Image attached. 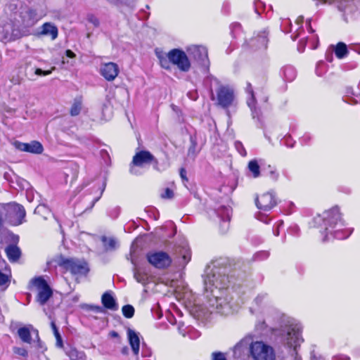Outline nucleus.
I'll return each instance as SVG.
<instances>
[{"instance_id": "obj_14", "label": "nucleus", "mask_w": 360, "mask_h": 360, "mask_svg": "<svg viewBox=\"0 0 360 360\" xmlns=\"http://www.w3.org/2000/svg\"><path fill=\"white\" fill-rule=\"evenodd\" d=\"M255 204L258 209L263 211H269L276 205L274 193L273 192L263 193L257 197Z\"/></svg>"}, {"instance_id": "obj_52", "label": "nucleus", "mask_w": 360, "mask_h": 360, "mask_svg": "<svg viewBox=\"0 0 360 360\" xmlns=\"http://www.w3.org/2000/svg\"><path fill=\"white\" fill-rule=\"evenodd\" d=\"M245 342V340H242L240 342H238L233 347V352L236 354L238 351H240L241 347L243 345V343Z\"/></svg>"}, {"instance_id": "obj_1", "label": "nucleus", "mask_w": 360, "mask_h": 360, "mask_svg": "<svg viewBox=\"0 0 360 360\" xmlns=\"http://www.w3.org/2000/svg\"><path fill=\"white\" fill-rule=\"evenodd\" d=\"M228 277L220 268L208 266L204 276V285L210 314L221 313L219 309L226 304L221 297L227 286Z\"/></svg>"}, {"instance_id": "obj_46", "label": "nucleus", "mask_w": 360, "mask_h": 360, "mask_svg": "<svg viewBox=\"0 0 360 360\" xmlns=\"http://www.w3.org/2000/svg\"><path fill=\"white\" fill-rule=\"evenodd\" d=\"M122 311L123 315H134V308L130 304L124 305L122 307Z\"/></svg>"}, {"instance_id": "obj_16", "label": "nucleus", "mask_w": 360, "mask_h": 360, "mask_svg": "<svg viewBox=\"0 0 360 360\" xmlns=\"http://www.w3.org/2000/svg\"><path fill=\"white\" fill-rule=\"evenodd\" d=\"M120 72L118 65L112 62L103 63L100 68V74L108 82L113 81Z\"/></svg>"}, {"instance_id": "obj_38", "label": "nucleus", "mask_w": 360, "mask_h": 360, "mask_svg": "<svg viewBox=\"0 0 360 360\" xmlns=\"http://www.w3.org/2000/svg\"><path fill=\"white\" fill-rule=\"evenodd\" d=\"M268 169H269V174L268 175H269V178L274 181H278V179L279 178V173L277 171L276 168L271 165H268Z\"/></svg>"}, {"instance_id": "obj_58", "label": "nucleus", "mask_w": 360, "mask_h": 360, "mask_svg": "<svg viewBox=\"0 0 360 360\" xmlns=\"http://www.w3.org/2000/svg\"><path fill=\"white\" fill-rule=\"evenodd\" d=\"M309 139H310L309 135L306 134L302 136L301 141H302V143L307 144L308 141H309Z\"/></svg>"}, {"instance_id": "obj_25", "label": "nucleus", "mask_w": 360, "mask_h": 360, "mask_svg": "<svg viewBox=\"0 0 360 360\" xmlns=\"http://www.w3.org/2000/svg\"><path fill=\"white\" fill-rule=\"evenodd\" d=\"M8 259L11 262H17L21 255L20 248L15 245H9L5 249Z\"/></svg>"}, {"instance_id": "obj_19", "label": "nucleus", "mask_w": 360, "mask_h": 360, "mask_svg": "<svg viewBox=\"0 0 360 360\" xmlns=\"http://www.w3.org/2000/svg\"><path fill=\"white\" fill-rule=\"evenodd\" d=\"M101 302L104 308L112 311L118 309V304L111 291H106L101 297Z\"/></svg>"}, {"instance_id": "obj_50", "label": "nucleus", "mask_w": 360, "mask_h": 360, "mask_svg": "<svg viewBox=\"0 0 360 360\" xmlns=\"http://www.w3.org/2000/svg\"><path fill=\"white\" fill-rule=\"evenodd\" d=\"M9 282L8 276L4 274L1 271H0V285H3Z\"/></svg>"}, {"instance_id": "obj_21", "label": "nucleus", "mask_w": 360, "mask_h": 360, "mask_svg": "<svg viewBox=\"0 0 360 360\" xmlns=\"http://www.w3.org/2000/svg\"><path fill=\"white\" fill-rule=\"evenodd\" d=\"M0 33H1V36H0V39L1 40H15L18 37V31L13 29V26L12 23L8 22L5 24L2 28Z\"/></svg>"}, {"instance_id": "obj_29", "label": "nucleus", "mask_w": 360, "mask_h": 360, "mask_svg": "<svg viewBox=\"0 0 360 360\" xmlns=\"http://www.w3.org/2000/svg\"><path fill=\"white\" fill-rule=\"evenodd\" d=\"M101 241L106 251L114 250L116 248L117 242L113 238L102 236Z\"/></svg>"}, {"instance_id": "obj_39", "label": "nucleus", "mask_w": 360, "mask_h": 360, "mask_svg": "<svg viewBox=\"0 0 360 360\" xmlns=\"http://www.w3.org/2000/svg\"><path fill=\"white\" fill-rule=\"evenodd\" d=\"M196 148H197L196 143L194 141L191 140V145L189 147L188 150V157L192 158H195V156L198 154Z\"/></svg>"}, {"instance_id": "obj_5", "label": "nucleus", "mask_w": 360, "mask_h": 360, "mask_svg": "<svg viewBox=\"0 0 360 360\" xmlns=\"http://www.w3.org/2000/svg\"><path fill=\"white\" fill-rule=\"evenodd\" d=\"M302 326L300 323H291L286 326L283 329V333L286 337L287 345L290 347H293V354H295V359L300 360L297 356V347L303 342L301 336Z\"/></svg>"}, {"instance_id": "obj_7", "label": "nucleus", "mask_w": 360, "mask_h": 360, "mask_svg": "<svg viewBox=\"0 0 360 360\" xmlns=\"http://www.w3.org/2000/svg\"><path fill=\"white\" fill-rule=\"evenodd\" d=\"M4 210L6 219L11 224L18 226L22 224L26 214L23 206L15 202H10L4 206Z\"/></svg>"}, {"instance_id": "obj_28", "label": "nucleus", "mask_w": 360, "mask_h": 360, "mask_svg": "<svg viewBox=\"0 0 360 360\" xmlns=\"http://www.w3.org/2000/svg\"><path fill=\"white\" fill-rule=\"evenodd\" d=\"M231 212V208L226 206H221L217 210V214L225 224L229 221Z\"/></svg>"}, {"instance_id": "obj_62", "label": "nucleus", "mask_w": 360, "mask_h": 360, "mask_svg": "<svg viewBox=\"0 0 360 360\" xmlns=\"http://www.w3.org/2000/svg\"><path fill=\"white\" fill-rule=\"evenodd\" d=\"M122 353L123 354H128V352H129V349L127 347H124L122 349Z\"/></svg>"}, {"instance_id": "obj_60", "label": "nucleus", "mask_w": 360, "mask_h": 360, "mask_svg": "<svg viewBox=\"0 0 360 360\" xmlns=\"http://www.w3.org/2000/svg\"><path fill=\"white\" fill-rule=\"evenodd\" d=\"M326 60L328 62H332L333 61V54H332V53L331 52L326 53Z\"/></svg>"}, {"instance_id": "obj_22", "label": "nucleus", "mask_w": 360, "mask_h": 360, "mask_svg": "<svg viewBox=\"0 0 360 360\" xmlns=\"http://www.w3.org/2000/svg\"><path fill=\"white\" fill-rule=\"evenodd\" d=\"M127 336L129 339V344L131 345V349L134 355L137 356L139 352L140 348V340L137 335V333L131 330H127Z\"/></svg>"}, {"instance_id": "obj_47", "label": "nucleus", "mask_w": 360, "mask_h": 360, "mask_svg": "<svg viewBox=\"0 0 360 360\" xmlns=\"http://www.w3.org/2000/svg\"><path fill=\"white\" fill-rule=\"evenodd\" d=\"M53 70H55L54 67L52 68V69L50 70H42L40 68H37L35 70V75H39V76H46V75H50Z\"/></svg>"}, {"instance_id": "obj_51", "label": "nucleus", "mask_w": 360, "mask_h": 360, "mask_svg": "<svg viewBox=\"0 0 360 360\" xmlns=\"http://www.w3.org/2000/svg\"><path fill=\"white\" fill-rule=\"evenodd\" d=\"M120 214V208L116 207H114L112 208L110 211V216L112 218H116L118 217Z\"/></svg>"}, {"instance_id": "obj_35", "label": "nucleus", "mask_w": 360, "mask_h": 360, "mask_svg": "<svg viewBox=\"0 0 360 360\" xmlns=\"http://www.w3.org/2000/svg\"><path fill=\"white\" fill-rule=\"evenodd\" d=\"M65 353L71 360H77L84 352L78 351L75 348H70L66 350Z\"/></svg>"}, {"instance_id": "obj_41", "label": "nucleus", "mask_w": 360, "mask_h": 360, "mask_svg": "<svg viewBox=\"0 0 360 360\" xmlns=\"http://www.w3.org/2000/svg\"><path fill=\"white\" fill-rule=\"evenodd\" d=\"M326 72V64L323 61H319L316 68V73L318 76H322Z\"/></svg>"}, {"instance_id": "obj_53", "label": "nucleus", "mask_w": 360, "mask_h": 360, "mask_svg": "<svg viewBox=\"0 0 360 360\" xmlns=\"http://www.w3.org/2000/svg\"><path fill=\"white\" fill-rule=\"evenodd\" d=\"M263 3L260 1L259 0H257L255 1V11L257 13L259 14V8H262Z\"/></svg>"}, {"instance_id": "obj_43", "label": "nucleus", "mask_w": 360, "mask_h": 360, "mask_svg": "<svg viewBox=\"0 0 360 360\" xmlns=\"http://www.w3.org/2000/svg\"><path fill=\"white\" fill-rule=\"evenodd\" d=\"M235 148L238 150V152L243 157L246 156L247 153L246 150L243 145V143L238 141H236L235 143Z\"/></svg>"}, {"instance_id": "obj_4", "label": "nucleus", "mask_w": 360, "mask_h": 360, "mask_svg": "<svg viewBox=\"0 0 360 360\" xmlns=\"http://www.w3.org/2000/svg\"><path fill=\"white\" fill-rule=\"evenodd\" d=\"M249 351L253 360H276L274 349L263 341L252 342Z\"/></svg>"}, {"instance_id": "obj_11", "label": "nucleus", "mask_w": 360, "mask_h": 360, "mask_svg": "<svg viewBox=\"0 0 360 360\" xmlns=\"http://www.w3.org/2000/svg\"><path fill=\"white\" fill-rule=\"evenodd\" d=\"M217 104L224 108L231 106L234 101V92L229 86L219 85L217 89Z\"/></svg>"}, {"instance_id": "obj_44", "label": "nucleus", "mask_w": 360, "mask_h": 360, "mask_svg": "<svg viewBox=\"0 0 360 360\" xmlns=\"http://www.w3.org/2000/svg\"><path fill=\"white\" fill-rule=\"evenodd\" d=\"M13 351L15 354L23 357H27L28 356L27 351L23 347H14Z\"/></svg>"}, {"instance_id": "obj_34", "label": "nucleus", "mask_w": 360, "mask_h": 360, "mask_svg": "<svg viewBox=\"0 0 360 360\" xmlns=\"http://www.w3.org/2000/svg\"><path fill=\"white\" fill-rule=\"evenodd\" d=\"M81 307L87 311H92L94 313L102 314L105 312L103 307L98 305H91L84 304L81 305Z\"/></svg>"}, {"instance_id": "obj_59", "label": "nucleus", "mask_w": 360, "mask_h": 360, "mask_svg": "<svg viewBox=\"0 0 360 360\" xmlns=\"http://www.w3.org/2000/svg\"><path fill=\"white\" fill-rule=\"evenodd\" d=\"M65 54L68 58H72L75 57V54L71 50H67Z\"/></svg>"}, {"instance_id": "obj_45", "label": "nucleus", "mask_w": 360, "mask_h": 360, "mask_svg": "<svg viewBox=\"0 0 360 360\" xmlns=\"http://www.w3.org/2000/svg\"><path fill=\"white\" fill-rule=\"evenodd\" d=\"M212 360H227L226 354L221 352H214L211 355Z\"/></svg>"}, {"instance_id": "obj_6", "label": "nucleus", "mask_w": 360, "mask_h": 360, "mask_svg": "<svg viewBox=\"0 0 360 360\" xmlns=\"http://www.w3.org/2000/svg\"><path fill=\"white\" fill-rule=\"evenodd\" d=\"M152 163L153 168L158 169V160L148 150H141L136 153L130 165L129 172L131 174L139 175L141 173L137 167H143L144 165Z\"/></svg>"}, {"instance_id": "obj_13", "label": "nucleus", "mask_w": 360, "mask_h": 360, "mask_svg": "<svg viewBox=\"0 0 360 360\" xmlns=\"http://www.w3.org/2000/svg\"><path fill=\"white\" fill-rule=\"evenodd\" d=\"M63 266L75 275H86L89 271L87 264L84 261L67 259L63 262Z\"/></svg>"}, {"instance_id": "obj_56", "label": "nucleus", "mask_w": 360, "mask_h": 360, "mask_svg": "<svg viewBox=\"0 0 360 360\" xmlns=\"http://www.w3.org/2000/svg\"><path fill=\"white\" fill-rule=\"evenodd\" d=\"M283 222L282 221H280L278 222L277 224V226H276V229L274 230V234L276 236H278L279 235V229L281 226H283Z\"/></svg>"}, {"instance_id": "obj_27", "label": "nucleus", "mask_w": 360, "mask_h": 360, "mask_svg": "<svg viewBox=\"0 0 360 360\" xmlns=\"http://www.w3.org/2000/svg\"><path fill=\"white\" fill-rule=\"evenodd\" d=\"M281 75L285 80L291 82L296 77V70L294 67L287 65L282 68Z\"/></svg>"}, {"instance_id": "obj_17", "label": "nucleus", "mask_w": 360, "mask_h": 360, "mask_svg": "<svg viewBox=\"0 0 360 360\" xmlns=\"http://www.w3.org/2000/svg\"><path fill=\"white\" fill-rule=\"evenodd\" d=\"M268 33L266 30L258 34L250 40L249 44L254 49H266L268 43Z\"/></svg>"}, {"instance_id": "obj_15", "label": "nucleus", "mask_w": 360, "mask_h": 360, "mask_svg": "<svg viewBox=\"0 0 360 360\" xmlns=\"http://www.w3.org/2000/svg\"><path fill=\"white\" fill-rule=\"evenodd\" d=\"M17 333L20 338V339L25 343L30 344L32 342L31 335L33 334L35 335V338L37 340V344L39 347H41V340L39 339V333L37 329H35L32 325H27L22 327H20L18 329Z\"/></svg>"}, {"instance_id": "obj_33", "label": "nucleus", "mask_w": 360, "mask_h": 360, "mask_svg": "<svg viewBox=\"0 0 360 360\" xmlns=\"http://www.w3.org/2000/svg\"><path fill=\"white\" fill-rule=\"evenodd\" d=\"M134 277L137 282L142 284H145L148 278L147 275L139 269L134 270Z\"/></svg>"}, {"instance_id": "obj_31", "label": "nucleus", "mask_w": 360, "mask_h": 360, "mask_svg": "<svg viewBox=\"0 0 360 360\" xmlns=\"http://www.w3.org/2000/svg\"><path fill=\"white\" fill-rule=\"evenodd\" d=\"M248 169L252 172L254 178L260 175L259 165L256 160H252L249 162Z\"/></svg>"}, {"instance_id": "obj_8", "label": "nucleus", "mask_w": 360, "mask_h": 360, "mask_svg": "<svg viewBox=\"0 0 360 360\" xmlns=\"http://www.w3.org/2000/svg\"><path fill=\"white\" fill-rule=\"evenodd\" d=\"M31 283L37 292L36 300L40 305H44L51 297L53 292L47 282L41 277H37L31 281Z\"/></svg>"}, {"instance_id": "obj_24", "label": "nucleus", "mask_w": 360, "mask_h": 360, "mask_svg": "<svg viewBox=\"0 0 360 360\" xmlns=\"http://www.w3.org/2000/svg\"><path fill=\"white\" fill-rule=\"evenodd\" d=\"M40 34L49 35L52 39H56L58 37V28L51 22H45L41 27Z\"/></svg>"}, {"instance_id": "obj_3", "label": "nucleus", "mask_w": 360, "mask_h": 360, "mask_svg": "<svg viewBox=\"0 0 360 360\" xmlns=\"http://www.w3.org/2000/svg\"><path fill=\"white\" fill-rule=\"evenodd\" d=\"M155 55L160 66L167 70H170L172 65L181 72H188L191 70V62L186 53L181 49H173L168 53L156 50Z\"/></svg>"}, {"instance_id": "obj_42", "label": "nucleus", "mask_w": 360, "mask_h": 360, "mask_svg": "<svg viewBox=\"0 0 360 360\" xmlns=\"http://www.w3.org/2000/svg\"><path fill=\"white\" fill-rule=\"evenodd\" d=\"M86 19L88 22L91 23L95 27H98L100 25L98 18L93 14H88Z\"/></svg>"}, {"instance_id": "obj_49", "label": "nucleus", "mask_w": 360, "mask_h": 360, "mask_svg": "<svg viewBox=\"0 0 360 360\" xmlns=\"http://www.w3.org/2000/svg\"><path fill=\"white\" fill-rule=\"evenodd\" d=\"M173 196H174L173 191L169 188H167L165 190L164 193H162L161 194V197L162 198H169H169H173Z\"/></svg>"}, {"instance_id": "obj_10", "label": "nucleus", "mask_w": 360, "mask_h": 360, "mask_svg": "<svg viewBox=\"0 0 360 360\" xmlns=\"http://www.w3.org/2000/svg\"><path fill=\"white\" fill-rule=\"evenodd\" d=\"M165 317L170 324H177L179 332L183 336H186L187 335L191 339H196L200 337V333L198 330L194 329L191 325H185V321L181 320L184 316H178L179 319H176V316Z\"/></svg>"}, {"instance_id": "obj_12", "label": "nucleus", "mask_w": 360, "mask_h": 360, "mask_svg": "<svg viewBox=\"0 0 360 360\" xmlns=\"http://www.w3.org/2000/svg\"><path fill=\"white\" fill-rule=\"evenodd\" d=\"M148 262L158 269H164L169 266L172 259L169 255L165 252H150L147 254Z\"/></svg>"}, {"instance_id": "obj_18", "label": "nucleus", "mask_w": 360, "mask_h": 360, "mask_svg": "<svg viewBox=\"0 0 360 360\" xmlns=\"http://www.w3.org/2000/svg\"><path fill=\"white\" fill-rule=\"evenodd\" d=\"M246 93L248 95L247 98V104L252 111V115L253 118L259 117V110L256 108V100L254 96V91L251 84L248 83L245 88Z\"/></svg>"}, {"instance_id": "obj_63", "label": "nucleus", "mask_w": 360, "mask_h": 360, "mask_svg": "<svg viewBox=\"0 0 360 360\" xmlns=\"http://www.w3.org/2000/svg\"><path fill=\"white\" fill-rule=\"evenodd\" d=\"M77 360H86V356L85 354L84 353Z\"/></svg>"}, {"instance_id": "obj_32", "label": "nucleus", "mask_w": 360, "mask_h": 360, "mask_svg": "<svg viewBox=\"0 0 360 360\" xmlns=\"http://www.w3.org/2000/svg\"><path fill=\"white\" fill-rule=\"evenodd\" d=\"M82 110V101L80 99H75L70 108V115L72 116H77L80 113Z\"/></svg>"}, {"instance_id": "obj_9", "label": "nucleus", "mask_w": 360, "mask_h": 360, "mask_svg": "<svg viewBox=\"0 0 360 360\" xmlns=\"http://www.w3.org/2000/svg\"><path fill=\"white\" fill-rule=\"evenodd\" d=\"M186 51L200 68L205 70L208 69L210 61L208 59L207 49L205 46L191 45L186 48Z\"/></svg>"}, {"instance_id": "obj_20", "label": "nucleus", "mask_w": 360, "mask_h": 360, "mask_svg": "<svg viewBox=\"0 0 360 360\" xmlns=\"http://www.w3.org/2000/svg\"><path fill=\"white\" fill-rule=\"evenodd\" d=\"M18 148L22 151L35 154H41L43 152L42 145L36 141H33L29 143H19Z\"/></svg>"}, {"instance_id": "obj_2", "label": "nucleus", "mask_w": 360, "mask_h": 360, "mask_svg": "<svg viewBox=\"0 0 360 360\" xmlns=\"http://www.w3.org/2000/svg\"><path fill=\"white\" fill-rule=\"evenodd\" d=\"M316 220H323L325 226L324 240L331 238L343 240L347 238L352 233V229H343L345 221L342 219L338 207L335 206L319 215Z\"/></svg>"}, {"instance_id": "obj_40", "label": "nucleus", "mask_w": 360, "mask_h": 360, "mask_svg": "<svg viewBox=\"0 0 360 360\" xmlns=\"http://www.w3.org/2000/svg\"><path fill=\"white\" fill-rule=\"evenodd\" d=\"M110 4H115V5H127V6H132L133 4L135 2L136 0H107Z\"/></svg>"}, {"instance_id": "obj_26", "label": "nucleus", "mask_w": 360, "mask_h": 360, "mask_svg": "<svg viewBox=\"0 0 360 360\" xmlns=\"http://www.w3.org/2000/svg\"><path fill=\"white\" fill-rule=\"evenodd\" d=\"M333 48L335 54L339 59L344 58L349 53L347 45L343 42H338Z\"/></svg>"}, {"instance_id": "obj_61", "label": "nucleus", "mask_w": 360, "mask_h": 360, "mask_svg": "<svg viewBox=\"0 0 360 360\" xmlns=\"http://www.w3.org/2000/svg\"><path fill=\"white\" fill-rule=\"evenodd\" d=\"M345 102H347L349 104H354L357 103V101L355 98H351L345 100Z\"/></svg>"}, {"instance_id": "obj_37", "label": "nucleus", "mask_w": 360, "mask_h": 360, "mask_svg": "<svg viewBox=\"0 0 360 360\" xmlns=\"http://www.w3.org/2000/svg\"><path fill=\"white\" fill-rule=\"evenodd\" d=\"M51 327H52L54 335L56 339V346L58 347H63V340H62L61 336H60V335L58 330V328L53 321L51 322Z\"/></svg>"}, {"instance_id": "obj_64", "label": "nucleus", "mask_w": 360, "mask_h": 360, "mask_svg": "<svg viewBox=\"0 0 360 360\" xmlns=\"http://www.w3.org/2000/svg\"><path fill=\"white\" fill-rule=\"evenodd\" d=\"M303 21V17L302 16H300L297 18V22L299 24V23H302Z\"/></svg>"}, {"instance_id": "obj_30", "label": "nucleus", "mask_w": 360, "mask_h": 360, "mask_svg": "<svg viewBox=\"0 0 360 360\" xmlns=\"http://www.w3.org/2000/svg\"><path fill=\"white\" fill-rule=\"evenodd\" d=\"M179 254L182 259L180 264L185 266L191 259V255L190 249L186 246H184L179 250Z\"/></svg>"}, {"instance_id": "obj_48", "label": "nucleus", "mask_w": 360, "mask_h": 360, "mask_svg": "<svg viewBox=\"0 0 360 360\" xmlns=\"http://www.w3.org/2000/svg\"><path fill=\"white\" fill-rule=\"evenodd\" d=\"M101 192H103V191H102ZM101 194H102V193H101V194H100V195H99V196H98V197H95V198H94L93 199H91V200L89 201V202L88 205L84 208V211H86V210H90V209H91V208L94 206L95 203H96V202L99 200V198H100V197H101Z\"/></svg>"}, {"instance_id": "obj_55", "label": "nucleus", "mask_w": 360, "mask_h": 360, "mask_svg": "<svg viewBox=\"0 0 360 360\" xmlns=\"http://www.w3.org/2000/svg\"><path fill=\"white\" fill-rule=\"evenodd\" d=\"M268 256H269V253L266 252H259V253H257L256 255V257L259 259H263L267 258Z\"/></svg>"}, {"instance_id": "obj_54", "label": "nucleus", "mask_w": 360, "mask_h": 360, "mask_svg": "<svg viewBox=\"0 0 360 360\" xmlns=\"http://www.w3.org/2000/svg\"><path fill=\"white\" fill-rule=\"evenodd\" d=\"M180 176L183 181H188V179L186 177V171L184 168H181L180 169Z\"/></svg>"}, {"instance_id": "obj_36", "label": "nucleus", "mask_w": 360, "mask_h": 360, "mask_svg": "<svg viewBox=\"0 0 360 360\" xmlns=\"http://www.w3.org/2000/svg\"><path fill=\"white\" fill-rule=\"evenodd\" d=\"M193 319L200 326L206 327L210 323V316H192Z\"/></svg>"}, {"instance_id": "obj_57", "label": "nucleus", "mask_w": 360, "mask_h": 360, "mask_svg": "<svg viewBox=\"0 0 360 360\" xmlns=\"http://www.w3.org/2000/svg\"><path fill=\"white\" fill-rule=\"evenodd\" d=\"M334 360H349V358L345 355L340 354L335 356Z\"/></svg>"}, {"instance_id": "obj_23", "label": "nucleus", "mask_w": 360, "mask_h": 360, "mask_svg": "<svg viewBox=\"0 0 360 360\" xmlns=\"http://www.w3.org/2000/svg\"><path fill=\"white\" fill-rule=\"evenodd\" d=\"M22 19L27 27L32 26L38 20L35 10L29 8L22 13Z\"/></svg>"}]
</instances>
